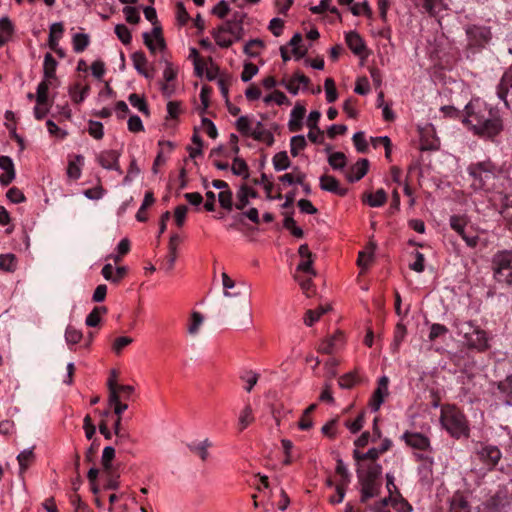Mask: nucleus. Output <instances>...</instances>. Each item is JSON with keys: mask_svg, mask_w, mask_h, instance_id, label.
I'll return each instance as SVG.
<instances>
[{"mask_svg": "<svg viewBox=\"0 0 512 512\" xmlns=\"http://www.w3.org/2000/svg\"><path fill=\"white\" fill-rule=\"evenodd\" d=\"M462 123L473 135L494 140L503 130L500 111L480 98L472 99L464 109Z\"/></svg>", "mask_w": 512, "mask_h": 512, "instance_id": "f257e3e1", "label": "nucleus"}, {"mask_svg": "<svg viewBox=\"0 0 512 512\" xmlns=\"http://www.w3.org/2000/svg\"><path fill=\"white\" fill-rule=\"evenodd\" d=\"M467 171L473 178L472 186L490 192L493 202L499 199L500 192H510L512 189L503 168L490 159L470 164Z\"/></svg>", "mask_w": 512, "mask_h": 512, "instance_id": "f03ea898", "label": "nucleus"}, {"mask_svg": "<svg viewBox=\"0 0 512 512\" xmlns=\"http://www.w3.org/2000/svg\"><path fill=\"white\" fill-rule=\"evenodd\" d=\"M442 428L455 439L470 436V424L465 413L454 404H444L440 410Z\"/></svg>", "mask_w": 512, "mask_h": 512, "instance_id": "7ed1b4c3", "label": "nucleus"}, {"mask_svg": "<svg viewBox=\"0 0 512 512\" xmlns=\"http://www.w3.org/2000/svg\"><path fill=\"white\" fill-rule=\"evenodd\" d=\"M491 269L496 283L512 288V250L497 251L492 257Z\"/></svg>", "mask_w": 512, "mask_h": 512, "instance_id": "20e7f679", "label": "nucleus"}, {"mask_svg": "<svg viewBox=\"0 0 512 512\" xmlns=\"http://www.w3.org/2000/svg\"><path fill=\"white\" fill-rule=\"evenodd\" d=\"M336 474L338 476V480L335 484V490L338 493V498L331 499V503H333V504H339L343 501L346 488H347L348 484L350 483V474H349L344 462L341 459L337 460Z\"/></svg>", "mask_w": 512, "mask_h": 512, "instance_id": "39448f33", "label": "nucleus"}, {"mask_svg": "<svg viewBox=\"0 0 512 512\" xmlns=\"http://www.w3.org/2000/svg\"><path fill=\"white\" fill-rule=\"evenodd\" d=\"M466 34L469 44L472 46L482 47L491 39V30L487 26L470 25L466 28Z\"/></svg>", "mask_w": 512, "mask_h": 512, "instance_id": "423d86ee", "label": "nucleus"}, {"mask_svg": "<svg viewBox=\"0 0 512 512\" xmlns=\"http://www.w3.org/2000/svg\"><path fill=\"white\" fill-rule=\"evenodd\" d=\"M468 325L473 328L471 332L465 333L468 346L480 352L486 351L489 348L487 333L478 327L472 326L471 323H468Z\"/></svg>", "mask_w": 512, "mask_h": 512, "instance_id": "0eeeda50", "label": "nucleus"}, {"mask_svg": "<svg viewBox=\"0 0 512 512\" xmlns=\"http://www.w3.org/2000/svg\"><path fill=\"white\" fill-rule=\"evenodd\" d=\"M480 461L488 468L493 469L500 461L502 453L497 446L481 444L477 449Z\"/></svg>", "mask_w": 512, "mask_h": 512, "instance_id": "6e6552de", "label": "nucleus"}, {"mask_svg": "<svg viewBox=\"0 0 512 512\" xmlns=\"http://www.w3.org/2000/svg\"><path fill=\"white\" fill-rule=\"evenodd\" d=\"M143 40L152 54H155L157 51H164L166 48L165 40L162 36V29L160 26H154L150 33H143Z\"/></svg>", "mask_w": 512, "mask_h": 512, "instance_id": "1a4fd4ad", "label": "nucleus"}, {"mask_svg": "<svg viewBox=\"0 0 512 512\" xmlns=\"http://www.w3.org/2000/svg\"><path fill=\"white\" fill-rule=\"evenodd\" d=\"M494 202L499 204V212L505 221V225L512 232V189L510 192H500L499 199Z\"/></svg>", "mask_w": 512, "mask_h": 512, "instance_id": "9d476101", "label": "nucleus"}, {"mask_svg": "<svg viewBox=\"0 0 512 512\" xmlns=\"http://www.w3.org/2000/svg\"><path fill=\"white\" fill-rule=\"evenodd\" d=\"M310 79L300 71L295 72L292 76L282 80L281 84L289 93L296 95L300 89H307Z\"/></svg>", "mask_w": 512, "mask_h": 512, "instance_id": "9b49d317", "label": "nucleus"}, {"mask_svg": "<svg viewBox=\"0 0 512 512\" xmlns=\"http://www.w3.org/2000/svg\"><path fill=\"white\" fill-rule=\"evenodd\" d=\"M120 153L116 150H104L97 156V162L101 167L107 170H114L122 174V169L119 165Z\"/></svg>", "mask_w": 512, "mask_h": 512, "instance_id": "f8f14e48", "label": "nucleus"}, {"mask_svg": "<svg viewBox=\"0 0 512 512\" xmlns=\"http://www.w3.org/2000/svg\"><path fill=\"white\" fill-rule=\"evenodd\" d=\"M388 383L389 380L386 376H382L379 379L377 388L369 400V407L373 412H377L380 409L385 397L388 395Z\"/></svg>", "mask_w": 512, "mask_h": 512, "instance_id": "ddd939ff", "label": "nucleus"}, {"mask_svg": "<svg viewBox=\"0 0 512 512\" xmlns=\"http://www.w3.org/2000/svg\"><path fill=\"white\" fill-rule=\"evenodd\" d=\"M402 438L414 450L427 451L430 449V440L421 433L405 432Z\"/></svg>", "mask_w": 512, "mask_h": 512, "instance_id": "4468645a", "label": "nucleus"}, {"mask_svg": "<svg viewBox=\"0 0 512 512\" xmlns=\"http://www.w3.org/2000/svg\"><path fill=\"white\" fill-rule=\"evenodd\" d=\"M344 344V335L337 332L331 337L323 340L318 346V352L322 354H333L337 352Z\"/></svg>", "mask_w": 512, "mask_h": 512, "instance_id": "2eb2a0df", "label": "nucleus"}, {"mask_svg": "<svg viewBox=\"0 0 512 512\" xmlns=\"http://www.w3.org/2000/svg\"><path fill=\"white\" fill-rule=\"evenodd\" d=\"M103 490H118L120 487V474L114 469H101L99 478Z\"/></svg>", "mask_w": 512, "mask_h": 512, "instance_id": "dca6fc26", "label": "nucleus"}, {"mask_svg": "<svg viewBox=\"0 0 512 512\" xmlns=\"http://www.w3.org/2000/svg\"><path fill=\"white\" fill-rule=\"evenodd\" d=\"M346 44L349 49L357 56L364 58L366 54V45L362 37L355 31H350L345 36Z\"/></svg>", "mask_w": 512, "mask_h": 512, "instance_id": "f3484780", "label": "nucleus"}, {"mask_svg": "<svg viewBox=\"0 0 512 512\" xmlns=\"http://www.w3.org/2000/svg\"><path fill=\"white\" fill-rule=\"evenodd\" d=\"M306 113V108L297 103L291 110L290 119L288 122V129L290 132H298L303 127V119Z\"/></svg>", "mask_w": 512, "mask_h": 512, "instance_id": "a211bd4d", "label": "nucleus"}, {"mask_svg": "<svg viewBox=\"0 0 512 512\" xmlns=\"http://www.w3.org/2000/svg\"><path fill=\"white\" fill-rule=\"evenodd\" d=\"M250 137L265 143L267 146H272L274 143L273 133L266 129L261 121H255Z\"/></svg>", "mask_w": 512, "mask_h": 512, "instance_id": "6ab92c4d", "label": "nucleus"}, {"mask_svg": "<svg viewBox=\"0 0 512 512\" xmlns=\"http://www.w3.org/2000/svg\"><path fill=\"white\" fill-rule=\"evenodd\" d=\"M0 168L4 171L0 175V184L8 186L15 179V168L9 156H0Z\"/></svg>", "mask_w": 512, "mask_h": 512, "instance_id": "aec40b11", "label": "nucleus"}, {"mask_svg": "<svg viewBox=\"0 0 512 512\" xmlns=\"http://www.w3.org/2000/svg\"><path fill=\"white\" fill-rule=\"evenodd\" d=\"M222 277V285L224 289L225 297H238L242 294V288L246 287L245 282L236 283L233 279H231L227 273L223 272L221 274Z\"/></svg>", "mask_w": 512, "mask_h": 512, "instance_id": "412c9836", "label": "nucleus"}, {"mask_svg": "<svg viewBox=\"0 0 512 512\" xmlns=\"http://www.w3.org/2000/svg\"><path fill=\"white\" fill-rule=\"evenodd\" d=\"M187 447L191 453L197 455L201 461L205 462L210 456L209 449L213 447V442L209 438H205L202 441L189 443Z\"/></svg>", "mask_w": 512, "mask_h": 512, "instance_id": "4be33fe9", "label": "nucleus"}, {"mask_svg": "<svg viewBox=\"0 0 512 512\" xmlns=\"http://www.w3.org/2000/svg\"><path fill=\"white\" fill-rule=\"evenodd\" d=\"M369 161L367 159L358 160L346 172V178L349 182H356L362 179L368 172Z\"/></svg>", "mask_w": 512, "mask_h": 512, "instance_id": "5701e85b", "label": "nucleus"}, {"mask_svg": "<svg viewBox=\"0 0 512 512\" xmlns=\"http://www.w3.org/2000/svg\"><path fill=\"white\" fill-rule=\"evenodd\" d=\"M131 60L136 71L147 79L153 78V72L148 69V61L146 55L142 51L134 52Z\"/></svg>", "mask_w": 512, "mask_h": 512, "instance_id": "b1692460", "label": "nucleus"}, {"mask_svg": "<svg viewBox=\"0 0 512 512\" xmlns=\"http://www.w3.org/2000/svg\"><path fill=\"white\" fill-rule=\"evenodd\" d=\"M320 188L339 196H344L347 193V189L341 187L339 181L330 175L320 177Z\"/></svg>", "mask_w": 512, "mask_h": 512, "instance_id": "393cba45", "label": "nucleus"}, {"mask_svg": "<svg viewBox=\"0 0 512 512\" xmlns=\"http://www.w3.org/2000/svg\"><path fill=\"white\" fill-rule=\"evenodd\" d=\"M228 27H231L230 22L218 27L212 33L216 44L222 48H228L234 42V38L228 34Z\"/></svg>", "mask_w": 512, "mask_h": 512, "instance_id": "a878e982", "label": "nucleus"}, {"mask_svg": "<svg viewBox=\"0 0 512 512\" xmlns=\"http://www.w3.org/2000/svg\"><path fill=\"white\" fill-rule=\"evenodd\" d=\"M59 81L43 77L42 81L37 86L36 102L37 104L48 103V91L50 88H56Z\"/></svg>", "mask_w": 512, "mask_h": 512, "instance_id": "bb28decb", "label": "nucleus"}, {"mask_svg": "<svg viewBox=\"0 0 512 512\" xmlns=\"http://www.w3.org/2000/svg\"><path fill=\"white\" fill-rule=\"evenodd\" d=\"M102 276L114 283L118 284L127 274V268L125 266L117 267L114 271V268L111 264H105L101 271Z\"/></svg>", "mask_w": 512, "mask_h": 512, "instance_id": "cd10ccee", "label": "nucleus"}, {"mask_svg": "<svg viewBox=\"0 0 512 512\" xmlns=\"http://www.w3.org/2000/svg\"><path fill=\"white\" fill-rule=\"evenodd\" d=\"M257 192L247 185H242L237 192L236 209L243 210L249 204V198H256Z\"/></svg>", "mask_w": 512, "mask_h": 512, "instance_id": "c85d7f7f", "label": "nucleus"}, {"mask_svg": "<svg viewBox=\"0 0 512 512\" xmlns=\"http://www.w3.org/2000/svg\"><path fill=\"white\" fill-rule=\"evenodd\" d=\"M440 146L439 139L435 136L433 129H425L421 133V149L437 150Z\"/></svg>", "mask_w": 512, "mask_h": 512, "instance_id": "c756f323", "label": "nucleus"}, {"mask_svg": "<svg viewBox=\"0 0 512 512\" xmlns=\"http://www.w3.org/2000/svg\"><path fill=\"white\" fill-rule=\"evenodd\" d=\"M14 25L8 17L0 19V48L12 39Z\"/></svg>", "mask_w": 512, "mask_h": 512, "instance_id": "7c9ffc66", "label": "nucleus"}, {"mask_svg": "<svg viewBox=\"0 0 512 512\" xmlns=\"http://www.w3.org/2000/svg\"><path fill=\"white\" fill-rule=\"evenodd\" d=\"M498 96L506 101L507 95H512V67L506 71L498 87ZM507 104V102H505Z\"/></svg>", "mask_w": 512, "mask_h": 512, "instance_id": "2f4dec72", "label": "nucleus"}, {"mask_svg": "<svg viewBox=\"0 0 512 512\" xmlns=\"http://www.w3.org/2000/svg\"><path fill=\"white\" fill-rule=\"evenodd\" d=\"M58 66V62L52 56L51 53H46L44 56L43 63V77L49 78L55 81H59L56 76V69Z\"/></svg>", "mask_w": 512, "mask_h": 512, "instance_id": "473e14b6", "label": "nucleus"}, {"mask_svg": "<svg viewBox=\"0 0 512 512\" xmlns=\"http://www.w3.org/2000/svg\"><path fill=\"white\" fill-rule=\"evenodd\" d=\"M84 164V157L82 155L74 156L73 160H69L67 167V176L70 179L77 180L81 177V170Z\"/></svg>", "mask_w": 512, "mask_h": 512, "instance_id": "72a5a7b5", "label": "nucleus"}, {"mask_svg": "<svg viewBox=\"0 0 512 512\" xmlns=\"http://www.w3.org/2000/svg\"><path fill=\"white\" fill-rule=\"evenodd\" d=\"M255 420L253 410L250 404H246L238 416V427L240 431L245 430Z\"/></svg>", "mask_w": 512, "mask_h": 512, "instance_id": "f704fd0d", "label": "nucleus"}, {"mask_svg": "<svg viewBox=\"0 0 512 512\" xmlns=\"http://www.w3.org/2000/svg\"><path fill=\"white\" fill-rule=\"evenodd\" d=\"M387 201V193L384 189H378L375 193H370L364 199L370 207H381Z\"/></svg>", "mask_w": 512, "mask_h": 512, "instance_id": "c9c22d12", "label": "nucleus"}, {"mask_svg": "<svg viewBox=\"0 0 512 512\" xmlns=\"http://www.w3.org/2000/svg\"><path fill=\"white\" fill-rule=\"evenodd\" d=\"M330 309L329 305L319 306L315 309H310L306 312L304 317V323L307 326H312L315 322H317L322 315H324Z\"/></svg>", "mask_w": 512, "mask_h": 512, "instance_id": "e433bc0d", "label": "nucleus"}, {"mask_svg": "<svg viewBox=\"0 0 512 512\" xmlns=\"http://www.w3.org/2000/svg\"><path fill=\"white\" fill-rule=\"evenodd\" d=\"M34 458L35 455L32 448L25 449L18 454L17 460L21 473L25 472L29 468L34 461Z\"/></svg>", "mask_w": 512, "mask_h": 512, "instance_id": "4c0bfd02", "label": "nucleus"}, {"mask_svg": "<svg viewBox=\"0 0 512 512\" xmlns=\"http://www.w3.org/2000/svg\"><path fill=\"white\" fill-rule=\"evenodd\" d=\"M107 313V308L105 306H96L93 310L87 315L85 319V324L89 327H96L99 325L101 321V315Z\"/></svg>", "mask_w": 512, "mask_h": 512, "instance_id": "58836bf2", "label": "nucleus"}, {"mask_svg": "<svg viewBox=\"0 0 512 512\" xmlns=\"http://www.w3.org/2000/svg\"><path fill=\"white\" fill-rule=\"evenodd\" d=\"M90 44V37L85 33H76L72 37L73 50L76 53L83 52Z\"/></svg>", "mask_w": 512, "mask_h": 512, "instance_id": "ea45409f", "label": "nucleus"}, {"mask_svg": "<svg viewBox=\"0 0 512 512\" xmlns=\"http://www.w3.org/2000/svg\"><path fill=\"white\" fill-rule=\"evenodd\" d=\"M64 32V27L61 22L53 23L50 26L48 45L49 47H55L59 44L60 39L62 38Z\"/></svg>", "mask_w": 512, "mask_h": 512, "instance_id": "a19ab883", "label": "nucleus"}, {"mask_svg": "<svg viewBox=\"0 0 512 512\" xmlns=\"http://www.w3.org/2000/svg\"><path fill=\"white\" fill-rule=\"evenodd\" d=\"M449 512H470V506L461 494H455L450 502Z\"/></svg>", "mask_w": 512, "mask_h": 512, "instance_id": "79ce46f5", "label": "nucleus"}, {"mask_svg": "<svg viewBox=\"0 0 512 512\" xmlns=\"http://www.w3.org/2000/svg\"><path fill=\"white\" fill-rule=\"evenodd\" d=\"M89 90H90V87L88 85L81 86L80 84H76L69 91L70 97L74 103L79 104L86 99V97L88 96Z\"/></svg>", "mask_w": 512, "mask_h": 512, "instance_id": "37998d69", "label": "nucleus"}, {"mask_svg": "<svg viewBox=\"0 0 512 512\" xmlns=\"http://www.w3.org/2000/svg\"><path fill=\"white\" fill-rule=\"evenodd\" d=\"M273 167L276 171H283L290 167L291 162L286 151L276 153L272 158Z\"/></svg>", "mask_w": 512, "mask_h": 512, "instance_id": "c03bdc74", "label": "nucleus"}, {"mask_svg": "<svg viewBox=\"0 0 512 512\" xmlns=\"http://www.w3.org/2000/svg\"><path fill=\"white\" fill-rule=\"evenodd\" d=\"M255 121L247 116H241L236 121L237 130L246 137H250Z\"/></svg>", "mask_w": 512, "mask_h": 512, "instance_id": "a18cd8bd", "label": "nucleus"}, {"mask_svg": "<svg viewBox=\"0 0 512 512\" xmlns=\"http://www.w3.org/2000/svg\"><path fill=\"white\" fill-rule=\"evenodd\" d=\"M231 170L234 175L241 176L244 179L249 177L248 165L242 158L235 157L233 159Z\"/></svg>", "mask_w": 512, "mask_h": 512, "instance_id": "49530a36", "label": "nucleus"}, {"mask_svg": "<svg viewBox=\"0 0 512 512\" xmlns=\"http://www.w3.org/2000/svg\"><path fill=\"white\" fill-rule=\"evenodd\" d=\"M17 268V259L14 254H1L0 255V270L6 272H14Z\"/></svg>", "mask_w": 512, "mask_h": 512, "instance_id": "de8ad7c7", "label": "nucleus"}, {"mask_svg": "<svg viewBox=\"0 0 512 512\" xmlns=\"http://www.w3.org/2000/svg\"><path fill=\"white\" fill-rule=\"evenodd\" d=\"M128 100L130 104L139 110L144 115H149V108L147 105V102L143 96H140L139 94L132 93L129 95Z\"/></svg>", "mask_w": 512, "mask_h": 512, "instance_id": "09e8293b", "label": "nucleus"}, {"mask_svg": "<svg viewBox=\"0 0 512 512\" xmlns=\"http://www.w3.org/2000/svg\"><path fill=\"white\" fill-rule=\"evenodd\" d=\"M307 145L306 139L303 135L293 136L290 140V152L293 157L299 155V153L305 149Z\"/></svg>", "mask_w": 512, "mask_h": 512, "instance_id": "8fccbe9b", "label": "nucleus"}, {"mask_svg": "<svg viewBox=\"0 0 512 512\" xmlns=\"http://www.w3.org/2000/svg\"><path fill=\"white\" fill-rule=\"evenodd\" d=\"M264 48V43L260 39H252L248 41L244 46V52L250 57H256L260 54Z\"/></svg>", "mask_w": 512, "mask_h": 512, "instance_id": "3c124183", "label": "nucleus"}, {"mask_svg": "<svg viewBox=\"0 0 512 512\" xmlns=\"http://www.w3.org/2000/svg\"><path fill=\"white\" fill-rule=\"evenodd\" d=\"M203 321L204 318L200 312H192L187 329L188 333L191 335H196L199 332V329L203 324Z\"/></svg>", "mask_w": 512, "mask_h": 512, "instance_id": "603ef678", "label": "nucleus"}, {"mask_svg": "<svg viewBox=\"0 0 512 512\" xmlns=\"http://www.w3.org/2000/svg\"><path fill=\"white\" fill-rule=\"evenodd\" d=\"M109 405L113 407L115 415L121 418L124 411L128 409V405L124 402L119 401V397L113 392L112 395L108 396Z\"/></svg>", "mask_w": 512, "mask_h": 512, "instance_id": "864d4df0", "label": "nucleus"}, {"mask_svg": "<svg viewBox=\"0 0 512 512\" xmlns=\"http://www.w3.org/2000/svg\"><path fill=\"white\" fill-rule=\"evenodd\" d=\"M498 390L503 394L506 403H509V398L512 397V374L508 375L504 380L497 383Z\"/></svg>", "mask_w": 512, "mask_h": 512, "instance_id": "5fc2aeb1", "label": "nucleus"}, {"mask_svg": "<svg viewBox=\"0 0 512 512\" xmlns=\"http://www.w3.org/2000/svg\"><path fill=\"white\" fill-rule=\"evenodd\" d=\"M115 457V449L112 446H107L103 449L101 456L102 469H114L112 461Z\"/></svg>", "mask_w": 512, "mask_h": 512, "instance_id": "6e6d98bb", "label": "nucleus"}, {"mask_svg": "<svg viewBox=\"0 0 512 512\" xmlns=\"http://www.w3.org/2000/svg\"><path fill=\"white\" fill-rule=\"evenodd\" d=\"M87 131L96 140H101L104 136V127L99 121L89 120Z\"/></svg>", "mask_w": 512, "mask_h": 512, "instance_id": "4d7b16f0", "label": "nucleus"}, {"mask_svg": "<svg viewBox=\"0 0 512 512\" xmlns=\"http://www.w3.org/2000/svg\"><path fill=\"white\" fill-rule=\"evenodd\" d=\"M328 162L333 169H342L346 165V156L342 152H333L329 155Z\"/></svg>", "mask_w": 512, "mask_h": 512, "instance_id": "13d9d810", "label": "nucleus"}, {"mask_svg": "<svg viewBox=\"0 0 512 512\" xmlns=\"http://www.w3.org/2000/svg\"><path fill=\"white\" fill-rule=\"evenodd\" d=\"M82 332L75 327L69 325L65 331V340L69 345L78 344L82 339Z\"/></svg>", "mask_w": 512, "mask_h": 512, "instance_id": "bf43d9fd", "label": "nucleus"}, {"mask_svg": "<svg viewBox=\"0 0 512 512\" xmlns=\"http://www.w3.org/2000/svg\"><path fill=\"white\" fill-rule=\"evenodd\" d=\"M450 226L459 235L466 231L467 221L465 217L459 215H453L450 217Z\"/></svg>", "mask_w": 512, "mask_h": 512, "instance_id": "052dcab7", "label": "nucleus"}, {"mask_svg": "<svg viewBox=\"0 0 512 512\" xmlns=\"http://www.w3.org/2000/svg\"><path fill=\"white\" fill-rule=\"evenodd\" d=\"M378 488L373 482H365L361 489V502H366L368 499L377 495Z\"/></svg>", "mask_w": 512, "mask_h": 512, "instance_id": "680f3d73", "label": "nucleus"}, {"mask_svg": "<svg viewBox=\"0 0 512 512\" xmlns=\"http://www.w3.org/2000/svg\"><path fill=\"white\" fill-rule=\"evenodd\" d=\"M325 93H326V101L328 103H333L337 100L338 94L335 86V82L332 78H327L324 83Z\"/></svg>", "mask_w": 512, "mask_h": 512, "instance_id": "e2e57ef3", "label": "nucleus"}, {"mask_svg": "<svg viewBox=\"0 0 512 512\" xmlns=\"http://www.w3.org/2000/svg\"><path fill=\"white\" fill-rule=\"evenodd\" d=\"M115 34L124 45H128L131 43V32L124 24H117L115 26Z\"/></svg>", "mask_w": 512, "mask_h": 512, "instance_id": "0e129e2a", "label": "nucleus"}, {"mask_svg": "<svg viewBox=\"0 0 512 512\" xmlns=\"http://www.w3.org/2000/svg\"><path fill=\"white\" fill-rule=\"evenodd\" d=\"M218 201L223 209H226L228 211L232 209V191L230 190V188L219 192Z\"/></svg>", "mask_w": 512, "mask_h": 512, "instance_id": "69168bd1", "label": "nucleus"}, {"mask_svg": "<svg viewBox=\"0 0 512 512\" xmlns=\"http://www.w3.org/2000/svg\"><path fill=\"white\" fill-rule=\"evenodd\" d=\"M343 111L349 118L356 119L358 117L357 100L354 98H348L343 103Z\"/></svg>", "mask_w": 512, "mask_h": 512, "instance_id": "338daca9", "label": "nucleus"}, {"mask_svg": "<svg viewBox=\"0 0 512 512\" xmlns=\"http://www.w3.org/2000/svg\"><path fill=\"white\" fill-rule=\"evenodd\" d=\"M358 382V377L355 372H349L339 378V386L344 389L352 388Z\"/></svg>", "mask_w": 512, "mask_h": 512, "instance_id": "774afa93", "label": "nucleus"}]
</instances>
